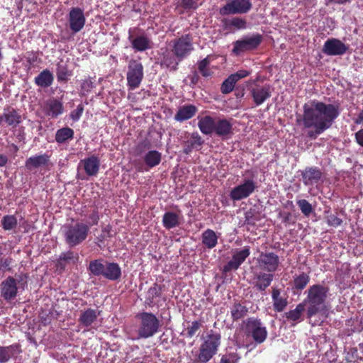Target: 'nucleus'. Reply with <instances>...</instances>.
<instances>
[{
	"label": "nucleus",
	"instance_id": "1",
	"mask_svg": "<svg viewBox=\"0 0 363 363\" xmlns=\"http://www.w3.org/2000/svg\"><path fill=\"white\" fill-rule=\"evenodd\" d=\"M303 114L296 116V122L306 128H313L308 133L310 138H315L330 128L340 113L338 105L317 100L306 103L303 106Z\"/></svg>",
	"mask_w": 363,
	"mask_h": 363
},
{
	"label": "nucleus",
	"instance_id": "2",
	"mask_svg": "<svg viewBox=\"0 0 363 363\" xmlns=\"http://www.w3.org/2000/svg\"><path fill=\"white\" fill-rule=\"evenodd\" d=\"M328 288L320 284H314L308 289L304 305H307V315L311 319L316 315L325 313V301L328 293Z\"/></svg>",
	"mask_w": 363,
	"mask_h": 363
},
{
	"label": "nucleus",
	"instance_id": "3",
	"mask_svg": "<svg viewBox=\"0 0 363 363\" xmlns=\"http://www.w3.org/2000/svg\"><path fill=\"white\" fill-rule=\"evenodd\" d=\"M201 340L203 342L199 348L198 359L201 363H206L217 353L220 345V335L210 330Z\"/></svg>",
	"mask_w": 363,
	"mask_h": 363
},
{
	"label": "nucleus",
	"instance_id": "4",
	"mask_svg": "<svg viewBox=\"0 0 363 363\" xmlns=\"http://www.w3.org/2000/svg\"><path fill=\"white\" fill-rule=\"evenodd\" d=\"M89 232V227L83 223L65 225L62 228L65 240L70 247L76 246L85 240Z\"/></svg>",
	"mask_w": 363,
	"mask_h": 363
},
{
	"label": "nucleus",
	"instance_id": "5",
	"mask_svg": "<svg viewBox=\"0 0 363 363\" xmlns=\"http://www.w3.org/2000/svg\"><path fill=\"white\" fill-rule=\"evenodd\" d=\"M140 324L137 337H132L133 340L148 338L158 332L160 320L151 313H142L140 314Z\"/></svg>",
	"mask_w": 363,
	"mask_h": 363
},
{
	"label": "nucleus",
	"instance_id": "6",
	"mask_svg": "<svg viewBox=\"0 0 363 363\" xmlns=\"http://www.w3.org/2000/svg\"><path fill=\"white\" fill-rule=\"evenodd\" d=\"M143 79V66L139 61L130 60L128 66L127 84L130 89L139 87Z\"/></svg>",
	"mask_w": 363,
	"mask_h": 363
},
{
	"label": "nucleus",
	"instance_id": "7",
	"mask_svg": "<svg viewBox=\"0 0 363 363\" xmlns=\"http://www.w3.org/2000/svg\"><path fill=\"white\" fill-rule=\"evenodd\" d=\"M256 187V182L252 178H245L241 184L232 189L230 197L233 201L246 199L255 191Z\"/></svg>",
	"mask_w": 363,
	"mask_h": 363
},
{
	"label": "nucleus",
	"instance_id": "8",
	"mask_svg": "<svg viewBox=\"0 0 363 363\" xmlns=\"http://www.w3.org/2000/svg\"><path fill=\"white\" fill-rule=\"evenodd\" d=\"M172 43V52L179 60L186 57L194 50L192 38L189 35L175 39Z\"/></svg>",
	"mask_w": 363,
	"mask_h": 363
},
{
	"label": "nucleus",
	"instance_id": "9",
	"mask_svg": "<svg viewBox=\"0 0 363 363\" xmlns=\"http://www.w3.org/2000/svg\"><path fill=\"white\" fill-rule=\"evenodd\" d=\"M250 0H231L221 7L219 13L222 16L246 13L252 9Z\"/></svg>",
	"mask_w": 363,
	"mask_h": 363
},
{
	"label": "nucleus",
	"instance_id": "10",
	"mask_svg": "<svg viewBox=\"0 0 363 363\" xmlns=\"http://www.w3.org/2000/svg\"><path fill=\"white\" fill-rule=\"evenodd\" d=\"M247 333L252 335L257 343L263 342L267 336V331L262 323L256 319L250 318L246 323Z\"/></svg>",
	"mask_w": 363,
	"mask_h": 363
},
{
	"label": "nucleus",
	"instance_id": "11",
	"mask_svg": "<svg viewBox=\"0 0 363 363\" xmlns=\"http://www.w3.org/2000/svg\"><path fill=\"white\" fill-rule=\"evenodd\" d=\"M41 110L49 118H56L63 113V104L59 99L50 98L43 102Z\"/></svg>",
	"mask_w": 363,
	"mask_h": 363
},
{
	"label": "nucleus",
	"instance_id": "12",
	"mask_svg": "<svg viewBox=\"0 0 363 363\" xmlns=\"http://www.w3.org/2000/svg\"><path fill=\"white\" fill-rule=\"evenodd\" d=\"M250 255V247L245 246L242 249L233 251L232 259L225 265L224 270L228 272L235 270L245 262Z\"/></svg>",
	"mask_w": 363,
	"mask_h": 363
},
{
	"label": "nucleus",
	"instance_id": "13",
	"mask_svg": "<svg viewBox=\"0 0 363 363\" xmlns=\"http://www.w3.org/2000/svg\"><path fill=\"white\" fill-rule=\"evenodd\" d=\"M84 11L79 8H72L69 13V28L73 33L79 32L85 24Z\"/></svg>",
	"mask_w": 363,
	"mask_h": 363
},
{
	"label": "nucleus",
	"instance_id": "14",
	"mask_svg": "<svg viewBox=\"0 0 363 363\" xmlns=\"http://www.w3.org/2000/svg\"><path fill=\"white\" fill-rule=\"evenodd\" d=\"M259 264L262 269L268 272L277 271L279 264V257L273 252L262 253L258 259Z\"/></svg>",
	"mask_w": 363,
	"mask_h": 363
},
{
	"label": "nucleus",
	"instance_id": "15",
	"mask_svg": "<svg viewBox=\"0 0 363 363\" xmlns=\"http://www.w3.org/2000/svg\"><path fill=\"white\" fill-rule=\"evenodd\" d=\"M259 35L247 37L234 43L233 53L239 55L241 52L255 48L260 43Z\"/></svg>",
	"mask_w": 363,
	"mask_h": 363
},
{
	"label": "nucleus",
	"instance_id": "16",
	"mask_svg": "<svg viewBox=\"0 0 363 363\" xmlns=\"http://www.w3.org/2000/svg\"><path fill=\"white\" fill-rule=\"evenodd\" d=\"M1 296L7 301L14 299L17 295L18 287L14 278L9 277L0 284Z\"/></svg>",
	"mask_w": 363,
	"mask_h": 363
},
{
	"label": "nucleus",
	"instance_id": "17",
	"mask_svg": "<svg viewBox=\"0 0 363 363\" xmlns=\"http://www.w3.org/2000/svg\"><path fill=\"white\" fill-rule=\"evenodd\" d=\"M347 47L340 40L328 39L323 45V51L328 55H342L346 52Z\"/></svg>",
	"mask_w": 363,
	"mask_h": 363
},
{
	"label": "nucleus",
	"instance_id": "18",
	"mask_svg": "<svg viewBox=\"0 0 363 363\" xmlns=\"http://www.w3.org/2000/svg\"><path fill=\"white\" fill-rule=\"evenodd\" d=\"M251 95L256 106H260L270 98L272 91L269 86L257 85L252 88Z\"/></svg>",
	"mask_w": 363,
	"mask_h": 363
},
{
	"label": "nucleus",
	"instance_id": "19",
	"mask_svg": "<svg viewBox=\"0 0 363 363\" xmlns=\"http://www.w3.org/2000/svg\"><path fill=\"white\" fill-rule=\"evenodd\" d=\"M213 133L220 138H228L233 134V123L227 119H218Z\"/></svg>",
	"mask_w": 363,
	"mask_h": 363
},
{
	"label": "nucleus",
	"instance_id": "20",
	"mask_svg": "<svg viewBox=\"0 0 363 363\" xmlns=\"http://www.w3.org/2000/svg\"><path fill=\"white\" fill-rule=\"evenodd\" d=\"M273 275L270 273L256 272L254 274L252 284L259 291H264L272 283Z\"/></svg>",
	"mask_w": 363,
	"mask_h": 363
},
{
	"label": "nucleus",
	"instance_id": "21",
	"mask_svg": "<svg viewBox=\"0 0 363 363\" xmlns=\"http://www.w3.org/2000/svg\"><path fill=\"white\" fill-rule=\"evenodd\" d=\"M79 164L83 166L87 175L95 176L99 170L100 160L97 157L92 155L81 160Z\"/></svg>",
	"mask_w": 363,
	"mask_h": 363
},
{
	"label": "nucleus",
	"instance_id": "22",
	"mask_svg": "<svg viewBox=\"0 0 363 363\" xmlns=\"http://www.w3.org/2000/svg\"><path fill=\"white\" fill-rule=\"evenodd\" d=\"M322 173L317 167H308L302 172L303 182L305 185H313L321 179Z\"/></svg>",
	"mask_w": 363,
	"mask_h": 363
},
{
	"label": "nucleus",
	"instance_id": "23",
	"mask_svg": "<svg viewBox=\"0 0 363 363\" xmlns=\"http://www.w3.org/2000/svg\"><path fill=\"white\" fill-rule=\"evenodd\" d=\"M198 127L200 131L204 135L213 133L216 121L210 116H198Z\"/></svg>",
	"mask_w": 363,
	"mask_h": 363
},
{
	"label": "nucleus",
	"instance_id": "24",
	"mask_svg": "<svg viewBox=\"0 0 363 363\" xmlns=\"http://www.w3.org/2000/svg\"><path fill=\"white\" fill-rule=\"evenodd\" d=\"M21 116L13 108L5 109L4 113L0 116V122H5L8 125L13 127L21 123Z\"/></svg>",
	"mask_w": 363,
	"mask_h": 363
},
{
	"label": "nucleus",
	"instance_id": "25",
	"mask_svg": "<svg viewBox=\"0 0 363 363\" xmlns=\"http://www.w3.org/2000/svg\"><path fill=\"white\" fill-rule=\"evenodd\" d=\"M272 298L274 310L277 312H282L287 306L288 301L286 297L281 294L279 289L273 288L272 292Z\"/></svg>",
	"mask_w": 363,
	"mask_h": 363
},
{
	"label": "nucleus",
	"instance_id": "26",
	"mask_svg": "<svg viewBox=\"0 0 363 363\" xmlns=\"http://www.w3.org/2000/svg\"><path fill=\"white\" fill-rule=\"evenodd\" d=\"M49 161V157L45 155H38L30 157L26 161V167L28 170H33L45 166Z\"/></svg>",
	"mask_w": 363,
	"mask_h": 363
},
{
	"label": "nucleus",
	"instance_id": "27",
	"mask_svg": "<svg viewBox=\"0 0 363 363\" xmlns=\"http://www.w3.org/2000/svg\"><path fill=\"white\" fill-rule=\"evenodd\" d=\"M196 111L197 108L194 105L181 106L174 116V119L180 122L190 119L196 114Z\"/></svg>",
	"mask_w": 363,
	"mask_h": 363
},
{
	"label": "nucleus",
	"instance_id": "28",
	"mask_svg": "<svg viewBox=\"0 0 363 363\" xmlns=\"http://www.w3.org/2000/svg\"><path fill=\"white\" fill-rule=\"evenodd\" d=\"M162 223L167 229L174 228L179 225L181 216L174 212H167L163 216Z\"/></svg>",
	"mask_w": 363,
	"mask_h": 363
},
{
	"label": "nucleus",
	"instance_id": "29",
	"mask_svg": "<svg viewBox=\"0 0 363 363\" xmlns=\"http://www.w3.org/2000/svg\"><path fill=\"white\" fill-rule=\"evenodd\" d=\"M121 275L120 267L116 263H106L104 277L110 280H117Z\"/></svg>",
	"mask_w": 363,
	"mask_h": 363
},
{
	"label": "nucleus",
	"instance_id": "30",
	"mask_svg": "<svg viewBox=\"0 0 363 363\" xmlns=\"http://www.w3.org/2000/svg\"><path fill=\"white\" fill-rule=\"evenodd\" d=\"M99 312L94 309L89 308L82 312L79 317V322L85 327L91 325L96 320Z\"/></svg>",
	"mask_w": 363,
	"mask_h": 363
},
{
	"label": "nucleus",
	"instance_id": "31",
	"mask_svg": "<svg viewBox=\"0 0 363 363\" xmlns=\"http://www.w3.org/2000/svg\"><path fill=\"white\" fill-rule=\"evenodd\" d=\"M52 82L53 76L48 69L43 70L35 78V84L41 87H48L52 84Z\"/></svg>",
	"mask_w": 363,
	"mask_h": 363
},
{
	"label": "nucleus",
	"instance_id": "32",
	"mask_svg": "<svg viewBox=\"0 0 363 363\" xmlns=\"http://www.w3.org/2000/svg\"><path fill=\"white\" fill-rule=\"evenodd\" d=\"M202 242L208 248L212 249L218 243V236L211 229H207L202 233Z\"/></svg>",
	"mask_w": 363,
	"mask_h": 363
},
{
	"label": "nucleus",
	"instance_id": "33",
	"mask_svg": "<svg viewBox=\"0 0 363 363\" xmlns=\"http://www.w3.org/2000/svg\"><path fill=\"white\" fill-rule=\"evenodd\" d=\"M161 158L160 152L157 150H150L145 155L144 161L148 167L152 168L160 164Z\"/></svg>",
	"mask_w": 363,
	"mask_h": 363
},
{
	"label": "nucleus",
	"instance_id": "34",
	"mask_svg": "<svg viewBox=\"0 0 363 363\" xmlns=\"http://www.w3.org/2000/svg\"><path fill=\"white\" fill-rule=\"evenodd\" d=\"M150 40L145 35L137 36L132 40V45L138 51H144L150 48Z\"/></svg>",
	"mask_w": 363,
	"mask_h": 363
},
{
	"label": "nucleus",
	"instance_id": "35",
	"mask_svg": "<svg viewBox=\"0 0 363 363\" xmlns=\"http://www.w3.org/2000/svg\"><path fill=\"white\" fill-rule=\"evenodd\" d=\"M74 136V130L68 127L62 128L57 130L55 134V140L58 143H65L68 140H72Z\"/></svg>",
	"mask_w": 363,
	"mask_h": 363
},
{
	"label": "nucleus",
	"instance_id": "36",
	"mask_svg": "<svg viewBox=\"0 0 363 363\" xmlns=\"http://www.w3.org/2000/svg\"><path fill=\"white\" fill-rule=\"evenodd\" d=\"M247 313V308L240 303H235L230 309L231 316L234 320L242 318Z\"/></svg>",
	"mask_w": 363,
	"mask_h": 363
},
{
	"label": "nucleus",
	"instance_id": "37",
	"mask_svg": "<svg viewBox=\"0 0 363 363\" xmlns=\"http://www.w3.org/2000/svg\"><path fill=\"white\" fill-rule=\"evenodd\" d=\"M71 75L66 62L61 60L57 65V77L59 81H66Z\"/></svg>",
	"mask_w": 363,
	"mask_h": 363
},
{
	"label": "nucleus",
	"instance_id": "38",
	"mask_svg": "<svg viewBox=\"0 0 363 363\" xmlns=\"http://www.w3.org/2000/svg\"><path fill=\"white\" fill-rule=\"evenodd\" d=\"M305 310V305L303 303H299L296 307L287 313H286V317L289 320L298 321L302 315V313Z\"/></svg>",
	"mask_w": 363,
	"mask_h": 363
},
{
	"label": "nucleus",
	"instance_id": "39",
	"mask_svg": "<svg viewBox=\"0 0 363 363\" xmlns=\"http://www.w3.org/2000/svg\"><path fill=\"white\" fill-rule=\"evenodd\" d=\"M309 281H310L309 276L306 273H301L294 278V287L296 289L302 290L306 286V285L308 284Z\"/></svg>",
	"mask_w": 363,
	"mask_h": 363
},
{
	"label": "nucleus",
	"instance_id": "40",
	"mask_svg": "<svg viewBox=\"0 0 363 363\" xmlns=\"http://www.w3.org/2000/svg\"><path fill=\"white\" fill-rule=\"evenodd\" d=\"M79 259V256L77 253H75L72 251H67L61 254L59 259V264H62V262L69 264H75Z\"/></svg>",
	"mask_w": 363,
	"mask_h": 363
},
{
	"label": "nucleus",
	"instance_id": "41",
	"mask_svg": "<svg viewBox=\"0 0 363 363\" xmlns=\"http://www.w3.org/2000/svg\"><path fill=\"white\" fill-rule=\"evenodd\" d=\"M89 270L90 272L96 275V276H100L103 275L104 273L105 269V264H103L101 261L99 260H94L90 262L89 264Z\"/></svg>",
	"mask_w": 363,
	"mask_h": 363
},
{
	"label": "nucleus",
	"instance_id": "42",
	"mask_svg": "<svg viewBox=\"0 0 363 363\" xmlns=\"http://www.w3.org/2000/svg\"><path fill=\"white\" fill-rule=\"evenodd\" d=\"M3 228L11 230L17 225V219L14 216H5L1 220Z\"/></svg>",
	"mask_w": 363,
	"mask_h": 363
},
{
	"label": "nucleus",
	"instance_id": "43",
	"mask_svg": "<svg viewBox=\"0 0 363 363\" xmlns=\"http://www.w3.org/2000/svg\"><path fill=\"white\" fill-rule=\"evenodd\" d=\"M297 205L305 216H309L313 211L312 205L306 199L297 201Z\"/></svg>",
	"mask_w": 363,
	"mask_h": 363
},
{
	"label": "nucleus",
	"instance_id": "44",
	"mask_svg": "<svg viewBox=\"0 0 363 363\" xmlns=\"http://www.w3.org/2000/svg\"><path fill=\"white\" fill-rule=\"evenodd\" d=\"M236 82L235 79L230 75L222 84L221 86V91L223 94H229L231 92L235 86Z\"/></svg>",
	"mask_w": 363,
	"mask_h": 363
},
{
	"label": "nucleus",
	"instance_id": "45",
	"mask_svg": "<svg viewBox=\"0 0 363 363\" xmlns=\"http://www.w3.org/2000/svg\"><path fill=\"white\" fill-rule=\"evenodd\" d=\"M178 7H182L184 10L196 9L198 4L196 0H181L178 4Z\"/></svg>",
	"mask_w": 363,
	"mask_h": 363
},
{
	"label": "nucleus",
	"instance_id": "46",
	"mask_svg": "<svg viewBox=\"0 0 363 363\" xmlns=\"http://www.w3.org/2000/svg\"><path fill=\"white\" fill-rule=\"evenodd\" d=\"M210 63L209 57H207L203 60H201L199 64V69L201 74L204 77H208L211 75L210 72L207 69L208 65Z\"/></svg>",
	"mask_w": 363,
	"mask_h": 363
},
{
	"label": "nucleus",
	"instance_id": "47",
	"mask_svg": "<svg viewBox=\"0 0 363 363\" xmlns=\"http://www.w3.org/2000/svg\"><path fill=\"white\" fill-rule=\"evenodd\" d=\"M228 25L230 26H233L239 30L246 28V21L244 19L239 17H235L231 19L229 21Z\"/></svg>",
	"mask_w": 363,
	"mask_h": 363
},
{
	"label": "nucleus",
	"instance_id": "48",
	"mask_svg": "<svg viewBox=\"0 0 363 363\" xmlns=\"http://www.w3.org/2000/svg\"><path fill=\"white\" fill-rule=\"evenodd\" d=\"M84 112V106L82 104H79L77 106V108L72 111L69 117L73 121H78L82 113Z\"/></svg>",
	"mask_w": 363,
	"mask_h": 363
},
{
	"label": "nucleus",
	"instance_id": "49",
	"mask_svg": "<svg viewBox=\"0 0 363 363\" xmlns=\"http://www.w3.org/2000/svg\"><path fill=\"white\" fill-rule=\"evenodd\" d=\"M203 141L198 133H193L191 135V139L188 143L191 144L194 147H199L203 144Z\"/></svg>",
	"mask_w": 363,
	"mask_h": 363
},
{
	"label": "nucleus",
	"instance_id": "50",
	"mask_svg": "<svg viewBox=\"0 0 363 363\" xmlns=\"http://www.w3.org/2000/svg\"><path fill=\"white\" fill-rule=\"evenodd\" d=\"M201 324L199 321H194L191 325L187 328V335L189 337H192L196 332L199 330Z\"/></svg>",
	"mask_w": 363,
	"mask_h": 363
},
{
	"label": "nucleus",
	"instance_id": "51",
	"mask_svg": "<svg viewBox=\"0 0 363 363\" xmlns=\"http://www.w3.org/2000/svg\"><path fill=\"white\" fill-rule=\"evenodd\" d=\"M327 223L333 227H337L342 223V220L337 216L331 214L327 216Z\"/></svg>",
	"mask_w": 363,
	"mask_h": 363
},
{
	"label": "nucleus",
	"instance_id": "52",
	"mask_svg": "<svg viewBox=\"0 0 363 363\" xmlns=\"http://www.w3.org/2000/svg\"><path fill=\"white\" fill-rule=\"evenodd\" d=\"M10 357L9 348L0 347V363L7 362Z\"/></svg>",
	"mask_w": 363,
	"mask_h": 363
},
{
	"label": "nucleus",
	"instance_id": "53",
	"mask_svg": "<svg viewBox=\"0 0 363 363\" xmlns=\"http://www.w3.org/2000/svg\"><path fill=\"white\" fill-rule=\"evenodd\" d=\"M250 74V72L247 70H239L235 74H230V76L235 79V81L237 82L240 79L246 77Z\"/></svg>",
	"mask_w": 363,
	"mask_h": 363
},
{
	"label": "nucleus",
	"instance_id": "54",
	"mask_svg": "<svg viewBox=\"0 0 363 363\" xmlns=\"http://www.w3.org/2000/svg\"><path fill=\"white\" fill-rule=\"evenodd\" d=\"M11 258H5L1 259L0 260V267L4 270H9L10 266L11 264Z\"/></svg>",
	"mask_w": 363,
	"mask_h": 363
},
{
	"label": "nucleus",
	"instance_id": "55",
	"mask_svg": "<svg viewBox=\"0 0 363 363\" xmlns=\"http://www.w3.org/2000/svg\"><path fill=\"white\" fill-rule=\"evenodd\" d=\"M355 139L357 143L362 147H363V128L358 130L355 133Z\"/></svg>",
	"mask_w": 363,
	"mask_h": 363
},
{
	"label": "nucleus",
	"instance_id": "56",
	"mask_svg": "<svg viewBox=\"0 0 363 363\" xmlns=\"http://www.w3.org/2000/svg\"><path fill=\"white\" fill-rule=\"evenodd\" d=\"M8 162V157L2 154H0V167H4Z\"/></svg>",
	"mask_w": 363,
	"mask_h": 363
},
{
	"label": "nucleus",
	"instance_id": "57",
	"mask_svg": "<svg viewBox=\"0 0 363 363\" xmlns=\"http://www.w3.org/2000/svg\"><path fill=\"white\" fill-rule=\"evenodd\" d=\"M355 123L363 125V110L358 114L354 121Z\"/></svg>",
	"mask_w": 363,
	"mask_h": 363
},
{
	"label": "nucleus",
	"instance_id": "58",
	"mask_svg": "<svg viewBox=\"0 0 363 363\" xmlns=\"http://www.w3.org/2000/svg\"><path fill=\"white\" fill-rule=\"evenodd\" d=\"M328 3H334L337 4H344L350 0H327Z\"/></svg>",
	"mask_w": 363,
	"mask_h": 363
},
{
	"label": "nucleus",
	"instance_id": "59",
	"mask_svg": "<svg viewBox=\"0 0 363 363\" xmlns=\"http://www.w3.org/2000/svg\"><path fill=\"white\" fill-rule=\"evenodd\" d=\"M193 148H194V147L191 144L188 143V142H187L186 145V147H185V148L184 150V152L186 154H189V152H191Z\"/></svg>",
	"mask_w": 363,
	"mask_h": 363
},
{
	"label": "nucleus",
	"instance_id": "60",
	"mask_svg": "<svg viewBox=\"0 0 363 363\" xmlns=\"http://www.w3.org/2000/svg\"><path fill=\"white\" fill-rule=\"evenodd\" d=\"M91 82L89 81V80H85L82 84V89H88L90 88L91 86Z\"/></svg>",
	"mask_w": 363,
	"mask_h": 363
},
{
	"label": "nucleus",
	"instance_id": "61",
	"mask_svg": "<svg viewBox=\"0 0 363 363\" xmlns=\"http://www.w3.org/2000/svg\"><path fill=\"white\" fill-rule=\"evenodd\" d=\"M93 220V224H96L98 223L99 216L96 214H93L91 217Z\"/></svg>",
	"mask_w": 363,
	"mask_h": 363
},
{
	"label": "nucleus",
	"instance_id": "62",
	"mask_svg": "<svg viewBox=\"0 0 363 363\" xmlns=\"http://www.w3.org/2000/svg\"><path fill=\"white\" fill-rule=\"evenodd\" d=\"M164 65H166L167 67H169V60L167 57H165L164 62Z\"/></svg>",
	"mask_w": 363,
	"mask_h": 363
},
{
	"label": "nucleus",
	"instance_id": "63",
	"mask_svg": "<svg viewBox=\"0 0 363 363\" xmlns=\"http://www.w3.org/2000/svg\"><path fill=\"white\" fill-rule=\"evenodd\" d=\"M220 363H230V362L225 358H222Z\"/></svg>",
	"mask_w": 363,
	"mask_h": 363
},
{
	"label": "nucleus",
	"instance_id": "64",
	"mask_svg": "<svg viewBox=\"0 0 363 363\" xmlns=\"http://www.w3.org/2000/svg\"><path fill=\"white\" fill-rule=\"evenodd\" d=\"M2 122H0V124Z\"/></svg>",
	"mask_w": 363,
	"mask_h": 363
}]
</instances>
